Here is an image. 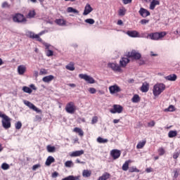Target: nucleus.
Returning <instances> with one entry per match:
<instances>
[{
  "mask_svg": "<svg viewBox=\"0 0 180 180\" xmlns=\"http://www.w3.org/2000/svg\"><path fill=\"white\" fill-rule=\"evenodd\" d=\"M13 22H16L17 23H25L27 21L26 18H25V15L20 13H15L13 16Z\"/></svg>",
  "mask_w": 180,
  "mask_h": 180,
  "instance_id": "obj_4",
  "label": "nucleus"
},
{
  "mask_svg": "<svg viewBox=\"0 0 180 180\" xmlns=\"http://www.w3.org/2000/svg\"><path fill=\"white\" fill-rule=\"evenodd\" d=\"M89 92L90 94H96V89L94 87H91L89 89Z\"/></svg>",
  "mask_w": 180,
  "mask_h": 180,
  "instance_id": "obj_53",
  "label": "nucleus"
},
{
  "mask_svg": "<svg viewBox=\"0 0 180 180\" xmlns=\"http://www.w3.org/2000/svg\"><path fill=\"white\" fill-rule=\"evenodd\" d=\"M157 5H160V1H158V0H153L150 4V9H151V11H154Z\"/></svg>",
  "mask_w": 180,
  "mask_h": 180,
  "instance_id": "obj_23",
  "label": "nucleus"
},
{
  "mask_svg": "<svg viewBox=\"0 0 180 180\" xmlns=\"http://www.w3.org/2000/svg\"><path fill=\"white\" fill-rule=\"evenodd\" d=\"M11 117H8V115L2 119L1 120V123H2V127H4V129H5L6 130H8V129H11L12 124H11Z\"/></svg>",
  "mask_w": 180,
  "mask_h": 180,
  "instance_id": "obj_5",
  "label": "nucleus"
},
{
  "mask_svg": "<svg viewBox=\"0 0 180 180\" xmlns=\"http://www.w3.org/2000/svg\"><path fill=\"white\" fill-rule=\"evenodd\" d=\"M165 91V84H158L153 86V92L154 96H158V95H161L162 92Z\"/></svg>",
  "mask_w": 180,
  "mask_h": 180,
  "instance_id": "obj_1",
  "label": "nucleus"
},
{
  "mask_svg": "<svg viewBox=\"0 0 180 180\" xmlns=\"http://www.w3.org/2000/svg\"><path fill=\"white\" fill-rule=\"evenodd\" d=\"M44 46L46 47V56L47 57H53L54 56V51L50 50V44H44Z\"/></svg>",
  "mask_w": 180,
  "mask_h": 180,
  "instance_id": "obj_15",
  "label": "nucleus"
},
{
  "mask_svg": "<svg viewBox=\"0 0 180 180\" xmlns=\"http://www.w3.org/2000/svg\"><path fill=\"white\" fill-rule=\"evenodd\" d=\"M73 131H74V133H77V134L80 137H83V136H84V131L79 127H75L73 129Z\"/></svg>",
  "mask_w": 180,
  "mask_h": 180,
  "instance_id": "obj_25",
  "label": "nucleus"
},
{
  "mask_svg": "<svg viewBox=\"0 0 180 180\" xmlns=\"http://www.w3.org/2000/svg\"><path fill=\"white\" fill-rule=\"evenodd\" d=\"M15 127L16 130H20V129H22V122L20 121L17 122L15 124Z\"/></svg>",
  "mask_w": 180,
  "mask_h": 180,
  "instance_id": "obj_41",
  "label": "nucleus"
},
{
  "mask_svg": "<svg viewBox=\"0 0 180 180\" xmlns=\"http://www.w3.org/2000/svg\"><path fill=\"white\" fill-rule=\"evenodd\" d=\"M72 165V161L71 160L66 161L65 163V166L68 167V168L71 167Z\"/></svg>",
  "mask_w": 180,
  "mask_h": 180,
  "instance_id": "obj_49",
  "label": "nucleus"
},
{
  "mask_svg": "<svg viewBox=\"0 0 180 180\" xmlns=\"http://www.w3.org/2000/svg\"><path fill=\"white\" fill-rule=\"evenodd\" d=\"M129 172H140V170L139 169H137V167H131L129 169Z\"/></svg>",
  "mask_w": 180,
  "mask_h": 180,
  "instance_id": "obj_40",
  "label": "nucleus"
},
{
  "mask_svg": "<svg viewBox=\"0 0 180 180\" xmlns=\"http://www.w3.org/2000/svg\"><path fill=\"white\" fill-rule=\"evenodd\" d=\"M79 77L81 78V79H84L88 84H95V79L88 76V75L79 74Z\"/></svg>",
  "mask_w": 180,
  "mask_h": 180,
  "instance_id": "obj_8",
  "label": "nucleus"
},
{
  "mask_svg": "<svg viewBox=\"0 0 180 180\" xmlns=\"http://www.w3.org/2000/svg\"><path fill=\"white\" fill-rule=\"evenodd\" d=\"M1 168L2 169H4V170L9 169V165H8L7 163H3L1 165Z\"/></svg>",
  "mask_w": 180,
  "mask_h": 180,
  "instance_id": "obj_48",
  "label": "nucleus"
},
{
  "mask_svg": "<svg viewBox=\"0 0 180 180\" xmlns=\"http://www.w3.org/2000/svg\"><path fill=\"white\" fill-rule=\"evenodd\" d=\"M146 143H147V141L146 139H144L142 141H139L136 146V148H138V150L143 148V147L146 146Z\"/></svg>",
  "mask_w": 180,
  "mask_h": 180,
  "instance_id": "obj_30",
  "label": "nucleus"
},
{
  "mask_svg": "<svg viewBox=\"0 0 180 180\" xmlns=\"http://www.w3.org/2000/svg\"><path fill=\"white\" fill-rule=\"evenodd\" d=\"M66 70L69 71H74L75 70V66L73 62H70L68 65L65 66Z\"/></svg>",
  "mask_w": 180,
  "mask_h": 180,
  "instance_id": "obj_29",
  "label": "nucleus"
},
{
  "mask_svg": "<svg viewBox=\"0 0 180 180\" xmlns=\"http://www.w3.org/2000/svg\"><path fill=\"white\" fill-rule=\"evenodd\" d=\"M122 153L117 149H113L110 151V155L113 160H117L121 155Z\"/></svg>",
  "mask_w": 180,
  "mask_h": 180,
  "instance_id": "obj_12",
  "label": "nucleus"
},
{
  "mask_svg": "<svg viewBox=\"0 0 180 180\" xmlns=\"http://www.w3.org/2000/svg\"><path fill=\"white\" fill-rule=\"evenodd\" d=\"M120 122V120H116V119L113 120V123H114L115 124L119 123Z\"/></svg>",
  "mask_w": 180,
  "mask_h": 180,
  "instance_id": "obj_62",
  "label": "nucleus"
},
{
  "mask_svg": "<svg viewBox=\"0 0 180 180\" xmlns=\"http://www.w3.org/2000/svg\"><path fill=\"white\" fill-rule=\"evenodd\" d=\"M148 36L151 40H160V39H162V37H165V36H167V32H153L149 34Z\"/></svg>",
  "mask_w": 180,
  "mask_h": 180,
  "instance_id": "obj_2",
  "label": "nucleus"
},
{
  "mask_svg": "<svg viewBox=\"0 0 180 180\" xmlns=\"http://www.w3.org/2000/svg\"><path fill=\"white\" fill-rule=\"evenodd\" d=\"M22 91L25 92V94H32V92H33V91L32 90V89H30V87H28L26 86L22 87Z\"/></svg>",
  "mask_w": 180,
  "mask_h": 180,
  "instance_id": "obj_36",
  "label": "nucleus"
},
{
  "mask_svg": "<svg viewBox=\"0 0 180 180\" xmlns=\"http://www.w3.org/2000/svg\"><path fill=\"white\" fill-rule=\"evenodd\" d=\"M46 150L48 153H54L56 152V147L49 145L46 147Z\"/></svg>",
  "mask_w": 180,
  "mask_h": 180,
  "instance_id": "obj_37",
  "label": "nucleus"
},
{
  "mask_svg": "<svg viewBox=\"0 0 180 180\" xmlns=\"http://www.w3.org/2000/svg\"><path fill=\"white\" fill-rule=\"evenodd\" d=\"M1 8H3V9H5L6 8L9 9L11 8V4H9L8 1H4L1 4Z\"/></svg>",
  "mask_w": 180,
  "mask_h": 180,
  "instance_id": "obj_38",
  "label": "nucleus"
},
{
  "mask_svg": "<svg viewBox=\"0 0 180 180\" xmlns=\"http://www.w3.org/2000/svg\"><path fill=\"white\" fill-rule=\"evenodd\" d=\"M150 20H147V19H142L140 21V23L142 25H147V23H149Z\"/></svg>",
  "mask_w": 180,
  "mask_h": 180,
  "instance_id": "obj_52",
  "label": "nucleus"
},
{
  "mask_svg": "<svg viewBox=\"0 0 180 180\" xmlns=\"http://www.w3.org/2000/svg\"><path fill=\"white\" fill-rule=\"evenodd\" d=\"M177 135H178V132L176 131H169L168 133V137L169 139L176 137Z\"/></svg>",
  "mask_w": 180,
  "mask_h": 180,
  "instance_id": "obj_33",
  "label": "nucleus"
},
{
  "mask_svg": "<svg viewBox=\"0 0 180 180\" xmlns=\"http://www.w3.org/2000/svg\"><path fill=\"white\" fill-rule=\"evenodd\" d=\"M53 162H56V159L53 158V156H49L46 160V165L47 167H50Z\"/></svg>",
  "mask_w": 180,
  "mask_h": 180,
  "instance_id": "obj_19",
  "label": "nucleus"
},
{
  "mask_svg": "<svg viewBox=\"0 0 180 180\" xmlns=\"http://www.w3.org/2000/svg\"><path fill=\"white\" fill-rule=\"evenodd\" d=\"M158 153L159 155H164V154H165V149H164V148H159L158 149Z\"/></svg>",
  "mask_w": 180,
  "mask_h": 180,
  "instance_id": "obj_43",
  "label": "nucleus"
},
{
  "mask_svg": "<svg viewBox=\"0 0 180 180\" xmlns=\"http://www.w3.org/2000/svg\"><path fill=\"white\" fill-rule=\"evenodd\" d=\"M65 109L67 113L74 115L75 113V110H77V106H75V103H74V102L70 101L66 104Z\"/></svg>",
  "mask_w": 180,
  "mask_h": 180,
  "instance_id": "obj_3",
  "label": "nucleus"
},
{
  "mask_svg": "<svg viewBox=\"0 0 180 180\" xmlns=\"http://www.w3.org/2000/svg\"><path fill=\"white\" fill-rule=\"evenodd\" d=\"M119 16H124L126 15V8H120L118 11Z\"/></svg>",
  "mask_w": 180,
  "mask_h": 180,
  "instance_id": "obj_39",
  "label": "nucleus"
},
{
  "mask_svg": "<svg viewBox=\"0 0 180 180\" xmlns=\"http://www.w3.org/2000/svg\"><path fill=\"white\" fill-rule=\"evenodd\" d=\"M109 91L111 95H115V94H119V92H121L122 89H120L117 84H115L109 87Z\"/></svg>",
  "mask_w": 180,
  "mask_h": 180,
  "instance_id": "obj_10",
  "label": "nucleus"
},
{
  "mask_svg": "<svg viewBox=\"0 0 180 180\" xmlns=\"http://www.w3.org/2000/svg\"><path fill=\"white\" fill-rule=\"evenodd\" d=\"M84 150H76L72 152L70 154V157H81V155H82L84 154Z\"/></svg>",
  "mask_w": 180,
  "mask_h": 180,
  "instance_id": "obj_21",
  "label": "nucleus"
},
{
  "mask_svg": "<svg viewBox=\"0 0 180 180\" xmlns=\"http://www.w3.org/2000/svg\"><path fill=\"white\" fill-rule=\"evenodd\" d=\"M24 105L30 108V109H32V110H34V112H37V113H41V110L37 108L34 104L32 103L29 101H24Z\"/></svg>",
  "mask_w": 180,
  "mask_h": 180,
  "instance_id": "obj_7",
  "label": "nucleus"
},
{
  "mask_svg": "<svg viewBox=\"0 0 180 180\" xmlns=\"http://www.w3.org/2000/svg\"><path fill=\"white\" fill-rule=\"evenodd\" d=\"M37 168H40V165H34L33 167H32V170L33 171H36V169H37Z\"/></svg>",
  "mask_w": 180,
  "mask_h": 180,
  "instance_id": "obj_55",
  "label": "nucleus"
},
{
  "mask_svg": "<svg viewBox=\"0 0 180 180\" xmlns=\"http://www.w3.org/2000/svg\"><path fill=\"white\" fill-rule=\"evenodd\" d=\"M34 16H36V11H34V10L32 11H30L27 18H29L30 19H32L33 18H34Z\"/></svg>",
  "mask_w": 180,
  "mask_h": 180,
  "instance_id": "obj_35",
  "label": "nucleus"
},
{
  "mask_svg": "<svg viewBox=\"0 0 180 180\" xmlns=\"http://www.w3.org/2000/svg\"><path fill=\"white\" fill-rule=\"evenodd\" d=\"M131 162V160H127L122 165V171H127L129 169V165Z\"/></svg>",
  "mask_w": 180,
  "mask_h": 180,
  "instance_id": "obj_31",
  "label": "nucleus"
},
{
  "mask_svg": "<svg viewBox=\"0 0 180 180\" xmlns=\"http://www.w3.org/2000/svg\"><path fill=\"white\" fill-rule=\"evenodd\" d=\"M7 115L2 113V112L0 111V117H2V119L5 118Z\"/></svg>",
  "mask_w": 180,
  "mask_h": 180,
  "instance_id": "obj_59",
  "label": "nucleus"
},
{
  "mask_svg": "<svg viewBox=\"0 0 180 180\" xmlns=\"http://www.w3.org/2000/svg\"><path fill=\"white\" fill-rule=\"evenodd\" d=\"M27 34L30 39H37V41H43V39L40 38V36H39V34H36L32 32H28Z\"/></svg>",
  "mask_w": 180,
  "mask_h": 180,
  "instance_id": "obj_14",
  "label": "nucleus"
},
{
  "mask_svg": "<svg viewBox=\"0 0 180 180\" xmlns=\"http://www.w3.org/2000/svg\"><path fill=\"white\" fill-rule=\"evenodd\" d=\"M94 11V8H91L89 4H87L84 7V11L83 13L84 16H86V15H89L91 12Z\"/></svg>",
  "mask_w": 180,
  "mask_h": 180,
  "instance_id": "obj_16",
  "label": "nucleus"
},
{
  "mask_svg": "<svg viewBox=\"0 0 180 180\" xmlns=\"http://www.w3.org/2000/svg\"><path fill=\"white\" fill-rule=\"evenodd\" d=\"M146 171L148 173L153 172V168H151V167H148V168H146Z\"/></svg>",
  "mask_w": 180,
  "mask_h": 180,
  "instance_id": "obj_58",
  "label": "nucleus"
},
{
  "mask_svg": "<svg viewBox=\"0 0 180 180\" xmlns=\"http://www.w3.org/2000/svg\"><path fill=\"white\" fill-rule=\"evenodd\" d=\"M110 113H122L123 112V107L120 105L115 104L112 106V108L110 110Z\"/></svg>",
  "mask_w": 180,
  "mask_h": 180,
  "instance_id": "obj_9",
  "label": "nucleus"
},
{
  "mask_svg": "<svg viewBox=\"0 0 180 180\" xmlns=\"http://www.w3.org/2000/svg\"><path fill=\"white\" fill-rule=\"evenodd\" d=\"M178 176H179V170H178V169H176L174 170L173 178L174 179H176V178H178Z\"/></svg>",
  "mask_w": 180,
  "mask_h": 180,
  "instance_id": "obj_46",
  "label": "nucleus"
},
{
  "mask_svg": "<svg viewBox=\"0 0 180 180\" xmlns=\"http://www.w3.org/2000/svg\"><path fill=\"white\" fill-rule=\"evenodd\" d=\"M149 86L150 85L148 84V83H143L141 87V91L142 92H148Z\"/></svg>",
  "mask_w": 180,
  "mask_h": 180,
  "instance_id": "obj_28",
  "label": "nucleus"
},
{
  "mask_svg": "<svg viewBox=\"0 0 180 180\" xmlns=\"http://www.w3.org/2000/svg\"><path fill=\"white\" fill-rule=\"evenodd\" d=\"M139 13L142 18H147V16H150L151 15V13H150V11L144 8H141Z\"/></svg>",
  "mask_w": 180,
  "mask_h": 180,
  "instance_id": "obj_13",
  "label": "nucleus"
},
{
  "mask_svg": "<svg viewBox=\"0 0 180 180\" xmlns=\"http://www.w3.org/2000/svg\"><path fill=\"white\" fill-rule=\"evenodd\" d=\"M178 157H179V153H175L173 154V158L174 160H176V158H178Z\"/></svg>",
  "mask_w": 180,
  "mask_h": 180,
  "instance_id": "obj_57",
  "label": "nucleus"
},
{
  "mask_svg": "<svg viewBox=\"0 0 180 180\" xmlns=\"http://www.w3.org/2000/svg\"><path fill=\"white\" fill-rule=\"evenodd\" d=\"M57 176H58V172H54L52 173V178H57Z\"/></svg>",
  "mask_w": 180,
  "mask_h": 180,
  "instance_id": "obj_56",
  "label": "nucleus"
},
{
  "mask_svg": "<svg viewBox=\"0 0 180 180\" xmlns=\"http://www.w3.org/2000/svg\"><path fill=\"white\" fill-rule=\"evenodd\" d=\"M67 12H68V13H79V11H78V10L72 7H68L67 8Z\"/></svg>",
  "mask_w": 180,
  "mask_h": 180,
  "instance_id": "obj_34",
  "label": "nucleus"
},
{
  "mask_svg": "<svg viewBox=\"0 0 180 180\" xmlns=\"http://www.w3.org/2000/svg\"><path fill=\"white\" fill-rule=\"evenodd\" d=\"M130 63V59L127 58H122V59L120 60V67H122V68H124Z\"/></svg>",
  "mask_w": 180,
  "mask_h": 180,
  "instance_id": "obj_17",
  "label": "nucleus"
},
{
  "mask_svg": "<svg viewBox=\"0 0 180 180\" xmlns=\"http://www.w3.org/2000/svg\"><path fill=\"white\" fill-rule=\"evenodd\" d=\"M140 101H141L140 96H139L138 94L134 95V96L131 98V101L133 102V103H139Z\"/></svg>",
  "mask_w": 180,
  "mask_h": 180,
  "instance_id": "obj_32",
  "label": "nucleus"
},
{
  "mask_svg": "<svg viewBox=\"0 0 180 180\" xmlns=\"http://www.w3.org/2000/svg\"><path fill=\"white\" fill-rule=\"evenodd\" d=\"M133 0H122V2L124 5H127V4H131Z\"/></svg>",
  "mask_w": 180,
  "mask_h": 180,
  "instance_id": "obj_54",
  "label": "nucleus"
},
{
  "mask_svg": "<svg viewBox=\"0 0 180 180\" xmlns=\"http://www.w3.org/2000/svg\"><path fill=\"white\" fill-rule=\"evenodd\" d=\"M76 162L77 164H85V162H81V161H79V159H77L76 160Z\"/></svg>",
  "mask_w": 180,
  "mask_h": 180,
  "instance_id": "obj_61",
  "label": "nucleus"
},
{
  "mask_svg": "<svg viewBox=\"0 0 180 180\" xmlns=\"http://www.w3.org/2000/svg\"><path fill=\"white\" fill-rule=\"evenodd\" d=\"M30 88H32V89H33L34 91H36L37 89V88H36V86H34V84H30Z\"/></svg>",
  "mask_w": 180,
  "mask_h": 180,
  "instance_id": "obj_60",
  "label": "nucleus"
},
{
  "mask_svg": "<svg viewBox=\"0 0 180 180\" xmlns=\"http://www.w3.org/2000/svg\"><path fill=\"white\" fill-rule=\"evenodd\" d=\"M128 82H129V84H133V82H134V79H129L128 80Z\"/></svg>",
  "mask_w": 180,
  "mask_h": 180,
  "instance_id": "obj_64",
  "label": "nucleus"
},
{
  "mask_svg": "<svg viewBox=\"0 0 180 180\" xmlns=\"http://www.w3.org/2000/svg\"><path fill=\"white\" fill-rule=\"evenodd\" d=\"M176 78H178V77L175 74H172L165 77V79H167V81H172V82L176 81Z\"/></svg>",
  "mask_w": 180,
  "mask_h": 180,
  "instance_id": "obj_24",
  "label": "nucleus"
},
{
  "mask_svg": "<svg viewBox=\"0 0 180 180\" xmlns=\"http://www.w3.org/2000/svg\"><path fill=\"white\" fill-rule=\"evenodd\" d=\"M117 25H119L120 26H121V25H123V21L122 20H119L117 21Z\"/></svg>",
  "mask_w": 180,
  "mask_h": 180,
  "instance_id": "obj_63",
  "label": "nucleus"
},
{
  "mask_svg": "<svg viewBox=\"0 0 180 180\" xmlns=\"http://www.w3.org/2000/svg\"><path fill=\"white\" fill-rule=\"evenodd\" d=\"M155 126V121L152 120L148 123V127H154Z\"/></svg>",
  "mask_w": 180,
  "mask_h": 180,
  "instance_id": "obj_51",
  "label": "nucleus"
},
{
  "mask_svg": "<svg viewBox=\"0 0 180 180\" xmlns=\"http://www.w3.org/2000/svg\"><path fill=\"white\" fill-rule=\"evenodd\" d=\"M18 72L19 75H24L26 72V66L25 65H20L18 67Z\"/></svg>",
  "mask_w": 180,
  "mask_h": 180,
  "instance_id": "obj_18",
  "label": "nucleus"
},
{
  "mask_svg": "<svg viewBox=\"0 0 180 180\" xmlns=\"http://www.w3.org/2000/svg\"><path fill=\"white\" fill-rule=\"evenodd\" d=\"M53 79H54V76L50 75L49 76H46V77H43L42 81L44 82L49 83V82H51V81H53Z\"/></svg>",
  "mask_w": 180,
  "mask_h": 180,
  "instance_id": "obj_27",
  "label": "nucleus"
},
{
  "mask_svg": "<svg viewBox=\"0 0 180 180\" xmlns=\"http://www.w3.org/2000/svg\"><path fill=\"white\" fill-rule=\"evenodd\" d=\"M97 141L98 143H108V139H103L102 137H98L97 139Z\"/></svg>",
  "mask_w": 180,
  "mask_h": 180,
  "instance_id": "obj_42",
  "label": "nucleus"
},
{
  "mask_svg": "<svg viewBox=\"0 0 180 180\" xmlns=\"http://www.w3.org/2000/svg\"><path fill=\"white\" fill-rule=\"evenodd\" d=\"M108 67L116 72H122V66L117 63H108Z\"/></svg>",
  "mask_w": 180,
  "mask_h": 180,
  "instance_id": "obj_11",
  "label": "nucleus"
},
{
  "mask_svg": "<svg viewBox=\"0 0 180 180\" xmlns=\"http://www.w3.org/2000/svg\"><path fill=\"white\" fill-rule=\"evenodd\" d=\"M96 123H98V117L97 116L93 117V118L91 120V124H95Z\"/></svg>",
  "mask_w": 180,
  "mask_h": 180,
  "instance_id": "obj_50",
  "label": "nucleus"
},
{
  "mask_svg": "<svg viewBox=\"0 0 180 180\" xmlns=\"http://www.w3.org/2000/svg\"><path fill=\"white\" fill-rule=\"evenodd\" d=\"M92 175V171L89 170V169H84L82 172V176L84 178H89Z\"/></svg>",
  "mask_w": 180,
  "mask_h": 180,
  "instance_id": "obj_26",
  "label": "nucleus"
},
{
  "mask_svg": "<svg viewBox=\"0 0 180 180\" xmlns=\"http://www.w3.org/2000/svg\"><path fill=\"white\" fill-rule=\"evenodd\" d=\"M165 112H175V107L174 105H169L168 108L165 110Z\"/></svg>",
  "mask_w": 180,
  "mask_h": 180,
  "instance_id": "obj_44",
  "label": "nucleus"
},
{
  "mask_svg": "<svg viewBox=\"0 0 180 180\" xmlns=\"http://www.w3.org/2000/svg\"><path fill=\"white\" fill-rule=\"evenodd\" d=\"M39 75H47V70L44 68H42L39 71Z\"/></svg>",
  "mask_w": 180,
  "mask_h": 180,
  "instance_id": "obj_47",
  "label": "nucleus"
},
{
  "mask_svg": "<svg viewBox=\"0 0 180 180\" xmlns=\"http://www.w3.org/2000/svg\"><path fill=\"white\" fill-rule=\"evenodd\" d=\"M86 23H89V25H94L95 23V20L92 18H87L84 20Z\"/></svg>",
  "mask_w": 180,
  "mask_h": 180,
  "instance_id": "obj_45",
  "label": "nucleus"
},
{
  "mask_svg": "<svg viewBox=\"0 0 180 180\" xmlns=\"http://www.w3.org/2000/svg\"><path fill=\"white\" fill-rule=\"evenodd\" d=\"M127 34L129 36V37H139V32L136 30L133 31H127Z\"/></svg>",
  "mask_w": 180,
  "mask_h": 180,
  "instance_id": "obj_22",
  "label": "nucleus"
},
{
  "mask_svg": "<svg viewBox=\"0 0 180 180\" xmlns=\"http://www.w3.org/2000/svg\"><path fill=\"white\" fill-rule=\"evenodd\" d=\"M55 23L58 26H65V25H67V21L64 19L59 18L55 20Z\"/></svg>",
  "mask_w": 180,
  "mask_h": 180,
  "instance_id": "obj_20",
  "label": "nucleus"
},
{
  "mask_svg": "<svg viewBox=\"0 0 180 180\" xmlns=\"http://www.w3.org/2000/svg\"><path fill=\"white\" fill-rule=\"evenodd\" d=\"M127 57L133 60H140L141 58V54L136 51V50H132L131 52L127 53Z\"/></svg>",
  "mask_w": 180,
  "mask_h": 180,
  "instance_id": "obj_6",
  "label": "nucleus"
}]
</instances>
